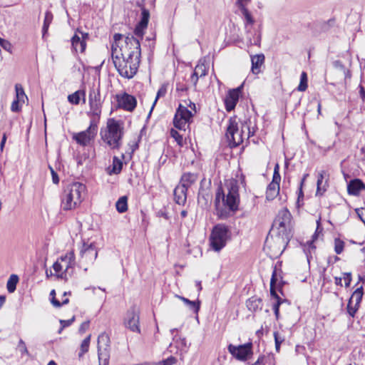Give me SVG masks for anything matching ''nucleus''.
Instances as JSON below:
<instances>
[{
	"instance_id": "28",
	"label": "nucleus",
	"mask_w": 365,
	"mask_h": 365,
	"mask_svg": "<svg viewBox=\"0 0 365 365\" xmlns=\"http://www.w3.org/2000/svg\"><path fill=\"white\" fill-rule=\"evenodd\" d=\"M252 61V71L255 74H257L260 72V67L264 62V54H257L252 56L251 58Z\"/></svg>"
},
{
	"instance_id": "58",
	"label": "nucleus",
	"mask_w": 365,
	"mask_h": 365,
	"mask_svg": "<svg viewBox=\"0 0 365 365\" xmlns=\"http://www.w3.org/2000/svg\"><path fill=\"white\" fill-rule=\"evenodd\" d=\"M360 95H361V97L365 100V89L364 88V87L362 86H360Z\"/></svg>"
},
{
	"instance_id": "23",
	"label": "nucleus",
	"mask_w": 365,
	"mask_h": 365,
	"mask_svg": "<svg viewBox=\"0 0 365 365\" xmlns=\"http://www.w3.org/2000/svg\"><path fill=\"white\" fill-rule=\"evenodd\" d=\"M365 190V184L360 179H354L347 185L348 194L353 196H359L361 191Z\"/></svg>"
},
{
	"instance_id": "40",
	"label": "nucleus",
	"mask_w": 365,
	"mask_h": 365,
	"mask_svg": "<svg viewBox=\"0 0 365 365\" xmlns=\"http://www.w3.org/2000/svg\"><path fill=\"white\" fill-rule=\"evenodd\" d=\"M197 180V175L193 173L184 174V187L194 182Z\"/></svg>"
},
{
	"instance_id": "50",
	"label": "nucleus",
	"mask_w": 365,
	"mask_h": 365,
	"mask_svg": "<svg viewBox=\"0 0 365 365\" xmlns=\"http://www.w3.org/2000/svg\"><path fill=\"white\" fill-rule=\"evenodd\" d=\"M344 274V279L345 286L346 287H349L351 282V274L350 272H346Z\"/></svg>"
},
{
	"instance_id": "11",
	"label": "nucleus",
	"mask_w": 365,
	"mask_h": 365,
	"mask_svg": "<svg viewBox=\"0 0 365 365\" xmlns=\"http://www.w3.org/2000/svg\"><path fill=\"white\" fill-rule=\"evenodd\" d=\"M98 122L91 119L89 127L84 131L76 133L73 138L81 145H88L93 141L97 134Z\"/></svg>"
},
{
	"instance_id": "38",
	"label": "nucleus",
	"mask_w": 365,
	"mask_h": 365,
	"mask_svg": "<svg viewBox=\"0 0 365 365\" xmlns=\"http://www.w3.org/2000/svg\"><path fill=\"white\" fill-rule=\"evenodd\" d=\"M307 88V75L305 72H302L300 76V83L298 86L297 90L299 91H304Z\"/></svg>"
},
{
	"instance_id": "15",
	"label": "nucleus",
	"mask_w": 365,
	"mask_h": 365,
	"mask_svg": "<svg viewBox=\"0 0 365 365\" xmlns=\"http://www.w3.org/2000/svg\"><path fill=\"white\" fill-rule=\"evenodd\" d=\"M227 349L232 356L239 361H246L253 354L252 343H247L239 346L230 344Z\"/></svg>"
},
{
	"instance_id": "62",
	"label": "nucleus",
	"mask_w": 365,
	"mask_h": 365,
	"mask_svg": "<svg viewBox=\"0 0 365 365\" xmlns=\"http://www.w3.org/2000/svg\"><path fill=\"white\" fill-rule=\"evenodd\" d=\"M321 108H322V106L320 103L318 104V108H317V110H318V113L320 114L321 113Z\"/></svg>"
},
{
	"instance_id": "57",
	"label": "nucleus",
	"mask_w": 365,
	"mask_h": 365,
	"mask_svg": "<svg viewBox=\"0 0 365 365\" xmlns=\"http://www.w3.org/2000/svg\"><path fill=\"white\" fill-rule=\"evenodd\" d=\"M6 136L5 134H4L3 135V138L1 139V144H0V148H1V150H3V148L4 146V144L6 143Z\"/></svg>"
},
{
	"instance_id": "18",
	"label": "nucleus",
	"mask_w": 365,
	"mask_h": 365,
	"mask_svg": "<svg viewBox=\"0 0 365 365\" xmlns=\"http://www.w3.org/2000/svg\"><path fill=\"white\" fill-rule=\"evenodd\" d=\"M124 324L130 331L140 333L139 312L137 309L132 307L127 312Z\"/></svg>"
},
{
	"instance_id": "1",
	"label": "nucleus",
	"mask_w": 365,
	"mask_h": 365,
	"mask_svg": "<svg viewBox=\"0 0 365 365\" xmlns=\"http://www.w3.org/2000/svg\"><path fill=\"white\" fill-rule=\"evenodd\" d=\"M141 54L140 39L134 36L125 37L120 34L113 36L111 56L119 74L126 78H132L140 64Z\"/></svg>"
},
{
	"instance_id": "25",
	"label": "nucleus",
	"mask_w": 365,
	"mask_h": 365,
	"mask_svg": "<svg viewBox=\"0 0 365 365\" xmlns=\"http://www.w3.org/2000/svg\"><path fill=\"white\" fill-rule=\"evenodd\" d=\"M188 101H189V104H187V102L185 101L186 105H187V108L184 107V115H183L184 123H191L192 118L197 113V109H196L195 104L194 103H192L190 100Z\"/></svg>"
},
{
	"instance_id": "16",
	"label": "nucleus",
	"mask_w": 365,
	"mask_h": 365,
	"mask_svg": "<svg viewBox=\"0 0 365 365\" xmlns=\"http://www.w3.org/2000/svg\"><path fill=\"white\" fill-rule=\"evenodd\" d=\"M280 180L279 166L277 163L274 168L272 180L269 184L266 192V197L268 200L274 199L279 195Z\"/></svg>"
},
{
	"instance_id": "59",
	"label": "nucleus",
	"mask_w": 365,
	"mask_h": 365,
	"mask_svg": "<svg viewBox=\"0 0 365 365\" xmlns=\"http://www.w3.org/2000/svg\"><path fill=\"white\" fill-rule=\"evenodd\" d=\"M334 281H335V284L336 285L342 286L341 277H334Z\"/></svg>"
},
{
	"instance_id": "30",
	"label": "nucleus",
	"mask_w": 365,
	"mask_h": 365,
	"mask_svg": "<svg viewBox=\"0 0 365 365\" xmlns=\"http://www.w3.org/2000/svg\"><path fill=\"white\" fill-rule=\"evenodd\" d=\"M247 307L249 310L256 312L262 308V300L259 298L252 297L246 302Z\"/></svg>"
},
{
	"instance_id": "37",
	"label": "nucleus",
	"mask_w": 365,
	"mask_h": 365,
	"mask_svg": "<svg viewBox=\"0 0 365 365\" xmlns=\"http://www.w3.org/2000/svg\"><path fill=\"white\" fill-rule=\"evenodd\" d=\"M55 290L53 289L50 293V295L51 296V302L55 307H60L62 304H66L68 303L69 299L68 298L63 299L62 300V302H60L58 299L55 298Z\"/></svg>"
},
{
	"instance_id": "54",
	"label": "nucleus",
	"mask_w": 365,
	"mask_h": 365,
	"mask_svg": "<svg viewBox=\"0 0 365 365\" xmlns=\"http://www.w3.org/2000/svg\"><path fill=\"white\" fill-rule=\"evenodd\" d=\"M356 212L361 221L365 224V210L363 208L359 209L356 210Z\"/></svg>"
},
{
	"instance_id": "22",
	"label": "nucleus",
	"mask_w": 365,
	"mask_h": 365,
	"mask_svg": "<svg viewBox=\"0 0 365 365\" xmlns=\"http://www.w3.org/2000/svg\"><path fill=\"white\" fill-rule=\"evenodd\" d=\"M118 102L120 108L128 111H133L137 105L136 98L126 93L118 96Z\"/></svg>"
},
{
	"instance_id": "31",
	"label": "nucleus",
	"mask_w": 365,
	"mask_h": 365,
	"mask_svg": "<svg viewBox=\"0 0 365 365\" xmlns=\"http://www.w3.org/2000/svg\"><path fill=\"white\" fill-rule=\"evenodd\" d=\"M363 297V287L361 286L360 287L357 288L354 293L352 294L351 297H350L349 302L351 303H353L354 304H356V306H359L360 302L361 301Z\"/></svg>"
},
{
	"instance_id": "48",
	"label": "nucleus",
	"mask_w": 365,
	"mask_h": 365,
	"mask_svg": "<svg viewBox=\"0 0 365 365\" xmlns=\"http://www.w3.org/2000/svg\"><path fill=\"white\" fill-rule=\"evenodd\" d=\"M199 196L204 197L206 201L210 199L209 191L202 188L200 190Z\"/></svg>"
},
{
	"instance_id": "20",
	"label": "nucleus",
	"mask_w": 365,
	"mask_h": 365,
	"mask_svg": "<svg viewBox=\"0 0 365 365\" xmlns=\"http://www.w3.org/2000/svg\"><path fill=\"white\" fill-rule=\"evenodd\" d=\"M242 86L228 91L225 99V108L227 111L230 112L235 108L237 103L238 102L240 95L242 92Z\"/></svg>"
},
{
	"instance_id": "24",
	"label": "nucleus",
	"mask_w": 365,
	"mask_h": 365,
	"mask_svg": "<svg viewBox=\"0 0 365 365\" xmlns=\"http://www.w3.org/2000/svg\"><path fill=\"white\" fill-rule=\"evenodd\" d=\"M184 307L190 312V316H193L197 320H198V312L200 307V302L199 300L191 301L184 297Z\"/></svg>"
},
{
	"instance_id": "13",
	"label": "nucleus",
	"mask_w": 365,
	"mask_h": 365,
	"mask_svg": "<svg viewBox=\"0 0 365 365\" xmlns=\"http://www.w3.org/2000/svg\"><path fill=\"white\" fill-rule=\"evenodd\" d=\"M90 110L88 115L98 121L101 113V98L99 89H91L89 93Z\"/></svg>"
},
{
	"instance_id": "9",
	"label": "nucleus",
	"mask_w": 365,
	"mask_h": 365,
	"mask_svg": "<svg viewBox=\"0 0 365 365\" xmlns=\"http://www.w3.org/2000/svg\"><path fill=\"white\" fill-rule=\"evenodd\" d=\"M242 15L245 20V27L247 33L246 38L250 45H259L260 42V34L256 31H252V25L255 20L252 16L251 13L247 8L240 9Z\"/></svg>"
},
{
	"instance_id": "61",
	"label": "nucleus",
	"mask_w": 365,
	"mask_h": 365,
	"mask_svg": "<svg viewBox=\"0 0 365 365\" xmlns=\"http://www.w3.org/2000/svg\"><path fill=\"white\" fill-rule=\"evenodd\" d=\"M308 175H309L308 174H305L304 175V177H303V178H302V180L301 181V186L303 185V183L304 182V181H305L306 178L308 177Z\"/></svg>"
},
{
	"instance_id": "19",
	"label": "nucleus",
	"mask_w": 365,
	"mask_h": 365,
	"mask_svg": "<svg viewBox=\"0 0 365 365\" xmlns=\"http://www.w3.org/2000/svg\"><path fill=\"white\" fill-rule=\"evenodd\" d=\"M88 38L87 33L77 31L71 38L72 48L76 52L83 53L86 47V40Z\"/></svg>"
},
{
	"instance_id": "3",
	"label": "nucleus",
	"mask_w": 365,
	"mask_h": 365,
	"mask_svg": "<svg viewBox=\"0 0 365 365\" xmlns=\"http://www.w3.org/2000/svg\"><path fill=\"white\" fill-rule=\"evenodd\" d=\"M86 186L78 182L68 184L63 190L61 207L63 210H71L78 207L83 200Z\"/></svg>"
},
{
	"instance_id": "51",
	"label": "nucleus",
	"mask_w": 365,
	"mask_h": 365,
	"mask_svg": "<svg viewBox=\"0 0 365 365\" xmlns=\"http://www.w3.org/2000/svg\"><path fill=\"white\" fill-rule=\"evenodd\" d=\"M51 173L52 176V181L54 184H58L59 182V178L57 173L54 171L53 168L50 167Z\"/></svg>"
},
{
	"instance_id": "52",
	"label": "nucleus",
	"mask_w": 365,
	"mask_h": 365,
	"mask_svg": "<svg viewBox=\"0 0 365 365\" xmlns=\"http://www.w3.org/2000/svg\"><path fill=\"white\" fill-rule=\"evenodd\" d=\"M89 324H90L89 321L83 322L79 327V332H81V333L85 332L88 329Z\"/></svg>"
},
{
	"instance_id": "63",
	"label": "nucleus",
	"mask_w": 365,
	"mask_h": 365,
	"mask_svg": "<svg viewBox=\"0 0 365 365\" xmlns=\"http://www.w3.org/2000/svg\"><path fill=\"white\" fill-rule=\"evenodd\" d=\"M48 365H57L55 361H51L48 362Z\"/></svg>"
},
{
	"instance_id": "26",
	"label": "nucleus",
	"mask_w": 365,
	"mask_h": 365,
	"mask_svg": "<svg viewBox=\"0 0 365 365\" xmlns=\"http://www.w3.org/2000/svg\"><path fill=\"white\" fill-rule=\"evenodd\" d=\"M327 176V173L325 171L322 170L318 173L317 176V195H322L327 190V187L328 186V178L326 179L324 182H323L324 178Z\"/></svg>"
},
{
	"instance_id": "12",
	"label": "nucleus",
	"mask_w": 365,
	"mask_h": 365,
	"mask_svg": "<svg viewBox=\"0 0 365 365\" xmlns=\"http://www.w3.org/2000/svg\"><path fill=\"white\" fill-rule=\"evenodd\" d=\"M97 256L98 252L95 245L93 243L83 242L80 250V266L85 267L84 269L87 270L86 266L93 264Z\"/></svg>"
},
{
	"instance_id": "34",
	"label": "nucleus",
	"mask_w": 365,
	"mask_h": 365,
	"mask_svg": "<svg viewBox=\"0 0 365 365\" xmlns=\"http://www.w3.org/2000/svg\"><path fill=\"white\" fill-rule=\"evenodd\" d=\"M19 282V277L16 274H11L7 281L6 288L9 293H12L15 291L16 284Z\"/></svg>"
},
{
	"instance_id": "56",
	"label": "nucleus",
	"mask_w": 365,
	"mask_h": 365,
	"mask_svg": "<svg viewBox=\"0 0 365 365\" xmlns=\"http://www.w3.org/2000/svg\"><path fill=\"white\" fill-rule=\"evenodd\" d=\"M264 356H259L257 360L252 365H264Z\"/></svg>"
},
{
	"instance_id": "8",
	"label": "nucleus",
	"mask_w": 365,
	"mask_h": 365,
	"mask_svg": "<svg viewBox=\"0 0 365 365\" xmlns=\"http://www.w3.org/2000/svg\"><path fill=\"white\" fill-rule=\"evenodd\" d=\"M226 135L233 146H237L243 142L245 137L247 139L250 138V126L247 123H243L241 125V130H239L235 120L230 119L227 126Z\"/></svg>"
},
{
	"instance_id": "6",
	"label": "nucleus",
	"mask_w": 365,
	"mask_h": 365,
	"mask_svg": "<svg viewBox=\"0 0 365 365\" xmlns=\"http://www.w3.org/2000/svg\"><path fill=\"white\" fill-rule=\"evenodd\" d=\"M75 264V255L73 252H67L65 255L59 257L53 264L54 274L63 279L71 276Z\"/></svg>"
},
{
	"instance_id": "64",
	"label": "nucleus",
	"mask_w": 365,
	"mask_h": 365,
	"mask_svg": "<svg viewBox=\"0 0 365 365\" xmlns=\"http://www.w3.org/2000/svg\"><path fill=\"white\" fill-rule=\"evenodd\" d=\"M0 301L1 303H3L5 301V297L3 296H0Z\"/></svg>"
},
{
	"instance_id": "27",
	"label": "nucleus",
	"mask_w": 365,
	"mask_h": 365,
	"mask_svg": "<svg viewBox=\"0 0 365 365\" xmlns=\"http://www.w3.org/2000/svg\"><path fill=\"white\" fill-rule=\"evenodd\" d=\"M207 74V68L204 63L197 64L194 70L193 73L191 76V82L195 86L198 78L205 76Z\"/></svg>"
},
{
	"instance_id": "5",
	"label": "nucleus",
	"mask_w": 365,
	"mask_h": 365,
	"mask_svg": "<svg viewBox=\"0 0 365 365\" xmlns=\"http://www.w3.org/2000/svg\"><path fill=\"white\" fill-rule=\"evenodd\" d=\"M226 188L227 190V194H225L221 187L218 188L216 193L215 204L218 205L220 199L222 197L224 205L227 206L230 210H237L240 202L237 182L235 180H230L226 183Z\"/></svg>"
},
{
	"instance_id": "49",
	"label": "nucleus",
	"mask_w": 365,
	"mask_h": 365,
	"mask_svg": "<svg viewBox=\"0 0 365 365\" xmlns=\"http://www.w3.org/2000/svg\"><path fill=\"white\" fill-rule=\"evenodd\" d=\"M250 0H237V4L239 9H242L243 8H247V4L250 3Z\"/></svg>"
},
{
	"instance_id": "60",
	"label": "nucleus",
	"mask_w": 365,
	"mask_h": 365,
	"mask_svg": "<svg viewBox=\"0 0 365 365\" xmlns=\"http://www.w3.org/2000/svg\"><path fill=\"white\" fill-rule=\"evenodd\" d=\"M138 148V145L137 143H133L131 145V152L133 153Z\"/></svg>"
},
{
	"instance_id": "43",
	"label": "nucleus",
	"mask_w": 365,
	"mask_h": 365,
	"mask_svg": "<svg viewBox=\"0 0 365 365\" xmlns=\"http://www.w3.org/2000/svg\"><path fill=\"white\" fill-rule=\"evenodd\" d=\"M281 279H282L281 274H280V273L277 272V264H276L274 266V270H273V272H272V274L270 284L271 285H272V284L275 285L276 283L277 282H279Z\"/></svg>"
},
{
	"instance_id": "32",
	"label": "nucleus",
	"mask_w": 365,
	"mask_h": 365,
	"mask_svg": "<svg viewBox=\"0 0 365 365\" xmlns=\"http://www.w3.org/2000/svg\"><path fill=\"white\" fill-rule=\"evenodd\" d=\"M53 21V14L50 11H47L45 13V17L43 21V25L42 28L43 37L47 33L49 26Z\"/></svg>"
},
{
	"instance_id": "33",
	"label": "nucleus",
	"mask_w": 365,
	"mask_h": 365,
	"mask_svg": "<svg viewBox=\"0 0 365 365\" xmlns=\"http://www.w3.org/2000/svg\"><path fill=\"white\" fill-rule=\"evenodd\" d=\"M128 198L126 196L120 197L116 202L115 207L116 210L120 212L123 213L128 209Z\"/></svg>"
},
{
	"instance_id": "21",
	"label": "nucleus",
	"mask_w": 365,
	"mask_h": 365,
	"mask_svg": "<svg viewBox=\"0 0 365 365\" xmlns=\"http://www.w3.org/2000/svg\"><path fill=\"white\" fill-rule=\"evenodd\" d=\"M150 19V13L149 11L147 10L145 8L142 9L141 11V15H140V20L138 22V24L136 25L135 30H134V36L135 38L139 39H142L144 31L147 29L148 24Z\"/></svg>"
},
{
	"instance_id": "2",
	"label": "nucleus",
	"mask_w": 365,
	"mask_h": 365,
	"mask_svg": "<svg viewBox=\"0 0 365 365\" xmlns=\"http://www.w3.org/2000/svg\"><path fill=\"white\" fill-rule=\"evenodd\" d=\"M291 230L292 215L287 209L284 208L279 211L274 221L269 237L265 242L266 246L271 247L272 241H275L279 246L275 254H282L291 236Z\"/></svg>"
},
{
	"instance_id": "44",
	"label": "nucleus",
	"mask_w": 365,
	"mask_h": 365,
	"mask_svg": "<svg viewBox=\"0 0 365 365\" xmlns=\"http://www.w3.org/2000/svg\"><path fill=\"white\" fill-rule=\"evenodd\" d=\"M17 348L21 355H29L26 344L22 339L19 340Z\"/></svg>"
},
{
	"instance_id": "53",
	"label": "nucleus",
	"mask_w": 365,
	"mask_h": 365,
	"mask_svg": "<svg viewBox=\"0 0 365 365\" xmlns=\"http://www.w3.org/2000/svg\"><path fill=\"white\" fill-rule=\"evenodd\" d=\"M281 304V300L276 301V302L273 305V309L275 314V316L277 318H278L279 316V305Z\"/></svg>"
},
{
	"instance_id": "46",
	"label": "nucleus",
	"mask_w": 365,
	"mask_h": 365,
	"mask_svg": "<svg viewBox=\"0 0 365 365\" xmlns=\"http://www.w3.org/2000/svg\"><path fill=\"white\" fill-rule=\"evenodd\" d=\"M74 320H75V317H73L71 319H68V320L61 319L60 324L61 325V327L59 329L58 333H61L64 328L69 327L74 322Z\"/></svg>"
},
{
	"instance_id": "10",
	"label": "nucleus",
	"mask_w": 365,
	"mask_h": 365,
	"mask_svg": "<svg viewBox=\"0 0 365 365\" xmlns=\"http://www.w3.org/2000/svg\"><path fill=\"white\" fill-rule=\"evenodd\" d=\"M110 337L108 334L103 332L98 337V356L99 365H108L110 359Z\"/></svg>"
},
{
	"instance_id": "42",
	"label": "nucleus",
	"mask_w": 365,
	"mask_h": 365,
	"mask_svg": "<svg viewBox=\"0 0 365 365\" xmlns=\"http://www.w3.org/2000/svg\"><path fill=\"white\" fill-rule=\"evenodd\" d=\"M274 338L276 351L279 352L280 349V345L284 341V336H280L277 331L274 332Z\"/></svg>"
},
{
	"instance_id": "47",
	"label": "nucleus",
	"mask_w": 365,
	"mask_h": 365,
	"mask_svg": "<svg viewBox=\"0 0 365 365\" xmlns=\"http://www.w3.org/2000/svg\"><path fill=\"white\" fill-rule=\"evenodd\" d=\"M166 93V88L164 87V86H162L158 91L157 93V96L155 97V99L153 103V106H152V108H151V110H150V112L153 110L158 99L160 97V96H163L165 95V93Z\"/></svg>"
},
{
	"instance_id": "55",
	"label": "nucleus",
	"mask_w": 365,
	"mask_h": 365,
	"mask_svg": "<svg viewBox=\"0 0 365 365\" xmlns=\"http://www.w3.org/2000/svg\"><path fill=\"white\" fill-rule=\"evenodd\" d=\"M275 285L272 284L271 285L270 284V294L272 297H274L276 299V301H278V300H280V298L277 295L276 291H275Z\"/></svg>"
},
{
	"instance_id": "14",
	"label": "nucleus",
	"mask_w": 365,
	"mask_h": 365,
	"mask_svg": "<svg viewBox=\"0 0 365 365\" xmlns=\"http://www.w3.org/2000/svg\"><path fill=\"white\" fill-rule=\"evenodd\" d=\"M182 106L180 103L170 129V136L180 145H182V138L180 131L182 130Z\"/></svg>"
},
{
	"instance_id": "39",
	"label": "nucleus",
	"mask_w": 365,
	"mask_h": 365,
	"mask_svg": "<svg viewBox=\"0 0 365 365\" xmlns=\"http://www.w3.org/2000/svg\"><path fill=\"white\" fill-rule=\"evenodd\" d=\"M345 243L339 238L334 240V251L337 255H340L344 248Z\"/></svg>"
},
{
	"instance_id": "4",
	"label": "nucleus",
	"mask_w": 365,
	"mask_h": 365,
	"mask_svg": "<svg viewBox=\"0 0 365 365\" xmlns=\"http://www.w3.org/2000/svg\"><path fill=\"white\" fill-rule=\"evenodd\" d=\"M101 134L103 140L111 149H118L120 147L123 136V128L120 121L114 118L108 119L105 131H101Z\"/></svg>"
},
{
	"instance_id": "41",
	"label": "nucleus",
	"mask_w": 365,
	"mask_h": 365,
	"mask_svg": "<svg viewBox=\"0 0 365 365\" xmlns=\"http://www.w3.org/2000/svg\"><path fill=\"white\" fill-rule=\"evenodd\" d=\"M174 200L175 202L178 205H180L181 203V194H182V185H178L174 191Z\"/></svg>"
},
{
	"instance_id": "17",
	"label": "nucleus",
	"mask_w": 365,
	"mask_h": 365,
	"mask_svg": "<svg viewBox=\"0 0 365 365\" xmlns=\"http://www.w3.org/2000/svg\"><path fill=\"white\" fill-rule=\"evenodd\" d=\"M15 98L11 103V110L19 113L21 110L23 105L28 101V97L21 84L17 83L15 85Z\"/></svg>"
},
{
	"instance_id": "29",
	"label": "nucleus",
	"mask_w": 365,
	"mask_h": 365,
	"mask_svg": "<svg viewBox=\"0 0 365 365\" xmlns=\"http://www.w3.org/2000/svg\"><path fill=\"white\" fill-rule=\"evenodd\" d=\"M86 94L82 90H78L72 94L68 95V101L69 103L73 105H78L80 103L81 98H83V103L86 101Z\"/></svg>"
},
{
	"instance_id": "45",
	"label": "nucleus",
	"mask_w": 365,
	"mask_h": 365,
	"mask_svg": "<svg viewBox=\"0 0 365 365\" xmlns=\"http://www.w3.org/2000/svg\"><path fill=\"white\" fill-rule=\"evenodd\" d=\"M359 306H356V304H354L353 303H351L350 302H348L347 304V312L349 314L354 317L356 312L359 309Z\"/></svg>"
},
{
	"instance_id": "36",
	"label": "nucleus",
	"mask_w": 365,
	"mask_h": 365,
	"mask_svg": "<svg viewBox=\"0 0 365 365\" xmlns=\"http://www.w3.org/2000/svg\"><path fill=\"white\" fill-rule=\"evenodd\" d=\"M91 335L89 334L81 344V352L78 354L79 357H81L84 354L88 352L91 341Z\"/></svg>"
},
{
	"instance_id": "7",
	"label": "nucleus",
	"mask_w": 365,
	"mask_h": 365,
	"mask_svg": "<svg viewBox=\"0 0 365 365\" xmlns=\"http://www.w3.org/2000/svg\"><path fill=\"white\" fill-rule=\"evenodd\" d=\"M230 238V232L228 227L223 224L215 225L210 236V245L215 252H220L225 247L227 242Z\"/></svg>"
},
{
	"instance_id": "35",
	"label": "nucleus",
	"mask_w": 365,
	"mask_h": 365,
	"mask_svg": "<svg viewBox=\"0 0 365 365\" xmlns=\"http://www.w3.org/2000/svg\"><path fill=\"white\" fill-rule=\"evenodd\" d=\"M123 168V162L118 157H113L112 164V173L114 174H118Z\"/></svg>"
}]
</instances>
